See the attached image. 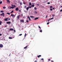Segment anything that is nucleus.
<instances>
[{"label":"nucleus","instance_id":"19","mask_svg":"<svg viewBox=\"0 0 62 62\" xmlns=\"http://www.w3.org/2000/svg\"><path fill=\"white\" fill-rule=\"evenodd\" d=\"M31 6H29V7H27V8H31Z\"/></svg>","mask_w":62,"mask_h":62},{"label":"nucleus","instance_id":"57","mask_svg":"<svg viewBox=\"0 0 62 62\" xmlns=\"http://www.w3.org/2000/svg\"><path fill=\"white\" fill-rule=\"evenodd\" d=\"M5 27H7V25H5Z\"/></svg>","mask_w":62,"mask_h":62},{"label":"nucleus","instance_id":"52","mask_svg":"<svg viewBox=\"0 0 62 62\" xmlns=\"http://www.w3.org/2000/svg\"><path fill=\"white\" fill-rule=\"evenodd\" d=\"M23 4H24V5L25 4V3L24 2H23Z\"/></svg>","mask_w":62,"mask_h":62},{"label":"nucleus","instance_id":"51","mask_svg":"<svg viewBox=\"0 0 62 62\" xmlns=\"http://www.w3.org/2000/svg\"><path fill=\"white\" fill-rule=\"evenodd\" d=\"M53 9L54 10L55 9H54V8H53Z\"/></svg>","mask_w":62,"mask_h":62},{"label":"nucleus","instance_id":"56","mask_svg":"<svg viewBox=\"0 0 62 62\" xmlns=\"http://www.w3.org/2000/svg\"><path fill=\"white\" fill-rule=\"evenodd\" d=\"M34 62H37L36 61H34Z\"/></svg>","mask_w":62,"mask_h":62},{"label":"nucleus","instance_id":"5","mask_svg":"<svg viewBox=\"0 0 62 62\" xmlns=\"http://www.w3.org/2000/svg\"><path fill=\"white\" fill-rule=\"evenodd\" d=\"M8 18H7L5 19H4V20L5 21H8Z\"/></svg>","mask_w":62,"mask_h":62},{"label":"nucleus","instance_id":"30","mask_svg":"<svg viewBox=\"0 0 62 62\" xmlns=\"http://www.w3.org/2000/svg\"><path fill=\"white\" fill-rule=\"evenodd\" d=\"M53 19V17H52V18H51V19H50V20Z\"/></svg>","mask_w":62,"mask_h":62},{"label":"nucleus","instance_id":"33","mask_svg":"<svg viewBox=\"0 0 62 62\" xmlns=\"http://www.w3.org/2000/svg\"><path fill=\"white\" fill-rule=\"evenodd\" d=\"M37 5L38 6H39V3H38L37 4Z\"/></svg>","mask_w":62,"mask_h":62},{"label":"nucleus","instance_id":"7","mask_svg":"<svg viewBox=\"0 0 62 62\" xmlns=\"http://www.w3.org/2000/svg\"><path fill=\"white\" fill-rule=\"evenodd\" d=\"M20 16V15H18V16H17V18L18 19H19V16Z\"/></svg>","mask_w":62,"mask_h":62},{"label":"nucleus","instance_id":"21","mask_svg":"<svg viewBox=\"0 0 62 62\" xmlns=\"http://www.w3.org/2000/svg\"><path fill=\"white\" fill-rule=\"evenodd\" d=\"M11 6H14L15 7H16V6H15V5H13L12 4H11Z\"/></svg>","mask_w":62,"mask_h":62},{"label":"nucleus","instance_id":"10","mask_svg":"<svg viewBox=\"0 0 62 62\" xmlns=\"http://www.w3.org/2000/svg\"><path fill=\"white\" fill-rule=\"evenodd\" d=\"M28 19H29V21H30L31 20V19L30 18V17L29 16H28Z\"/></svg>","mask_w":62,"mask_h":62},{"label":"nucleus","instance_id":"14","mask_svg":"<svg viewBox=\"0 0 62 62\" xmlns=\"http://www.w3.org/2000/svg\"><path fill=\"white\" fill-rule=\"evenodd\" d=\"M7 24H10V22H7Z\"/></svg>","mask_w":62,"mask_h":62},{"label":"nucleus","instance_id":"62","mask_svg":"<svg viewBox=\"0 0 62 62\" xmlns=\"http://www.w3.org/2000/svg\"><path fill=\"white\" fill-rule=\"evenodd\" d=\"M10 20V19L9 18V19H8V20Z\"/></svg>","mask_w":62,"mask_h":62},{"label":"nucleus","instance_id":"55","mask_svg":"<svg viewBox=\"0 0 62 62\" xmlns=\"http://www.w3.org/2000/svg\"><path fill=\"white\" fill-rule=\"evenodd\" d=\"M46 16V18H47V16Z\"/></svg>","mask_w":62,"mask_h":62},{"label":"nucleus","instance_id":"48","mask_svg":"<svg viewBox=\"0 0 62 62\" xmlns=\"http://www.w3.org/2000/svg\"><path fill=\"white\" fill-rule=\"evenodd\" d=\"M62 12V9L60 10V12Z\"/></svg>","mask_w":62,"mask_h":62},{"label":"nucleus","instance_id":"25","mask_svg":"<svg viewBox=\"0 0 62 62\" xmlns=\"http://www.w3.org/2000/svg\"><path fill=\"white\" fill-rule=\"evenodd\" d=\"M14 11L12 10V11H11V12H10V13L11 14L12 13H13V12Z\"/></svg>","mask_w":62,"mask_h":62},{"label":"nucleus","instance_id":"45","mask_svg":"<svg viewBox=\"0 0 62 62\" xmlns=\"http://www.w3.org/2000/svg\"><path fill=\"white\" fill-rule=\"evenodd\" d=\"M50 59H48V61H50Z\"/></svg>","mask_w":62,"mask_h":62},{"label":"nucleus","instance_id":"17","mask_svg":"<svg viewBox=\"0 0 62 62\" xmlns=\"http://www.w3.org/2000/svg\"><path fill=\"white\" fill-rule=\"evenodd\" d=\"M20 5H23V3H22V2H20Z\"/></svg>","mask_w":62,"mask_h":62},{"label":"nucleus","instance_id":"27","mask_svg":"<svg viewBox=\"0 0 62 62\" xmlns=\"http://www.w3.org/2000/svg\"><path fill=\"white\" fill-rule=\"evenodd\" d=\"M29 9V8H26V10H28Z\"/></svg>","mask_w":62,"mask_h":62},{"label":"nucleus","instance_id":"29","mask_svg":"<svg viewBox=\"0 0 62 62\" xmlns=\"http://www.w3.org/2000/svg\"><path fill=\"white\" fill-rule=\"evenodd\" d=\"M34 9L35 10H36L37 9V8L36 7H35L34 8Z\"/></svg>","mask_w":62,"mask_h":62},{"label":"nucleus","instance_id":"16","mask_svg":"<svg viewBox=\"0 0 62 62\" xmlns=\"http://www.w3.org/2000/svg\"><path fill=\"white\" fill-rule=\"evenodd\" d=\"M29 6H31V2L29 3Z\"/></svg>","mask_w":62,"mask_h":62},{"label":"nucleus","instance_id":"36","mask_svg":"<svg viewBox=\"0 0 62 62\" xmlns=\"http://www.w3.org/2000/svg\"><path fill=\"white\" fill-rule=\"evenodd\" d=\"M42 32V30H40V32Z\"/></svg>","mask_w":62,"mask_h":62},{"label":"nucleus","instance_id":"32","mask_svg":"<svg viewBox=\"0 0 62 62\" xmlns=\"http://www.w3.org/2000/svg\"><path fill=\"white\" fill-rule=\"evenodd\" d=\"M50 11H52L53 10L52 9V8L50 9Z\"/></svg>","mask_w":62,"mask_h":62},{"label":"nucleus","instance_id":"2","mask_svg":"<svg viewBox=\"0 0 62 62\" xmlns=\"http://www.w3.org/2000/svg\"><path fill=\"white\" fill-rule=\"evenodd\" d=\"M3 46V45L2 44H0V48H2Z\"/></svg>","mask_w":62,"mask_h":62},{"label":"nucleus","instance_id":"13","mask_svg":"<svg viewBox=\"0 0 62 62\" xmlns=\"http://www.w3.org/2000/svg\"><path fill=\"white\" fill-rule=\"evenodd\" d=\"M41 57V55H39V56H37V57H38V58H39L40 57Z\"/></svg>","mask_w":62,"mask_h":62},{"label":"nucleus","instance_id":"53","mask_svg":"<svg viewBox=\"0 0 62 62\" xmlns=\"http://www.w3.org/2000/svg\"><path fill=\"white\" fill-rule=\"evenodd\" d=\"M11 54V53L9 55V56H10V55Z\"/></svg>","mask_w":62,"mask_h":62},{"label":"nucleus","instance_id":"20","mask_svg":"<svg viewBox=\"0 0 62 62\" xmlns=\"http://www.w3.org/2000/svg\"><path fill=\"white\" fill-rule=\"evenodd\" d=\"M2 22L0 21V25H1Z\"/></svg>","mask_w":62,"mask_h":62},{"label":"nucleus","instance_id":"46","mask_svg":"<svg viewBox=\"0 0 62 62\" xmlns=\"http://www.w3.org/2000/svg\"><path fill=\"white\" fill-rule=\"evenodd\" d=\"M1 35H2V34H0V36H1Z\"/></svg>","mask_w":62,"mask_h":62},{"label":"nucleus","instance_id":"31","mask_svg":"<svg viewBox=\"0 0 62 62\" xmlns=\"http://www.w3.org/2000/svg\"><path fill=\"white\" fill-rule=\"evenodd\" d=\"M3 9H6V7H3Z\"/></svg>","mask_w":62,"mask_h":62},{"label":"nucleus","instance_id":"8","mask_svg":"<svg viewBox=\"0 0 62 62\" xmlns=\"http://www.w3.org/2000/svg\"><path fill=\"white\" fill-rule=\"evenodd\" d=\"M13 29H10V30H9L10 31H13Z\"/></svg>","mask_w":62,"mask_h":62},{"label":"nucleus","instance_id":"23","mask_svg":"<svg viewBox=\"0 0 62 62\" xmlns=\"http://www.w3.org/2000/svg\"><path fill=\"white\" fill-rule=\"evenodd\" d=\"M53 6H50V8H52Z\"/></svg>","mask_w":62,"mask_h":62},{"label":"nucleus","instance_id":"41","mask_svg":"<svg viewBox=\"0 0 62 62\" xmlns=\"http://www.w3.org/2000/svg\"><path fill=\"white\" fill-rule=\"evenodd\" d=\"M50 20V19H49L48 20H47V21H48V22H49V21Z\"/></svg>","mask_w":62,"mask_h":62},{"label":"nucleus","instance_id":"1","mask_svg":"<svg viewBox=\"0 0 62 62\" xmlns=\"http://www.w3.org/2000/svg\"><path fill=\"white\" fill-rule=\"evenodd\" d=\"M4 15H5V14L4 13H2V14H0V15L2 16H3V17H4Z\"/></svg>","mask_w":62,"mask_h":62},{"label":"nucleus","instance_id":"3","mask_svg":"<svg viewBox=\"0 0 62 62\" xmlns=\"http://www.w3.org/2000/svg\"><path fill=\"white\" fill-rule=\"evenodd\" d=\"M18 10H19V8H16V9H15V10H16V11H18Z\"/></svg>","mask_w":62,"mask_h":62},{"label":"nucleus","instance_id":"61","mask_svg":"<svg viewBox=\"0 0 62 62\" xmlns=\"http://www.w3.org/2000/svg\"><path fill=\"white\" fill-rule=\"evenodd\" d=\"M9 0H7V1H9Z\"/></svg>","mask_w":62,"mask_h":62},{"label":"nucleus","instance_id":"22","mask_svg":"<svg viewBox=\"0 0 62 62\" xmlns=\"http://www.w3.org/2000/svg\"><path fill=\"white\" fill-rule=\"evenodd\" d=\"M35 6V5H31V7H34Z\"/></svg>","mask_w":62,"mask_h":62},{"label":"nucleus","instance_id":"60","mask_svg":"<svg viewBox=\"0 0 62 62\" xmlns=\"http://www.w3.org/2000/svg\"><path fill=\"white\" fill-rule=\"evenodd\" d=\"M60 8H62V6L60 7Z\"/></svg>","mask_w":62,"mask_h":62},{"label":"nucleus","instance_id":"6","mask_svg":"<svg viewBox=\"0 0 62 62\" xmlns=\"http://www.w3.org/2000/svg\"><path fill=\"white\" fill-rule=\"evenodd\" d=\"M11 16L14 17L15 16V15H14L13 14H11Z\"/></svg>","mask_w":62,"mask_h":62},{"label":"nucleus","instance_id":"43","mask_svg":"<svg viewBox=\"0 0 62 62\" xmlns=\"http://www.w3.org/2000/svg\"><path fill=\"white\" fill-rule=\"evenodd\" d=\"M26 33H25V35H24V37H26Z\"/></svg>","mask_w":62,"mask_h":62},{"label":"nucleus","instance_id":"9","mask_svg":"<svg viewBox=\"0 0 62 62\" xmlns=\"http://www.w3.org/2000/svg\"><path fill=\"white\" fill-rule=\"evenodd\" d=\"M38 19H39V18L37 17V18H35V19H34V20H37Z\"/></svg>","mask_w":62,"mask_h":62},{"label":"nucleus","instance_id":"47","mask_svg":"<svg viewBox=\"0 0 62 62\" xmlns=\"http://www.w3.org/2000/svg\"><path fill=\"white\" fill-rule=\"evenodd\" d=\"M38 27H39V28H40V27L39 26H38Z\"/></svg>","mask_w":62,"mask_h":62},{"label":"nucleus","instance_id":"54","mask_svg":"<svg viewBox=\"0 0 62 62\" xmlns=\"http://www.w3.org/2000/svg\"><path fill=\"white\" fill-rule=\"evenodd\" d=\"M41 60H43V58H42V59H41Z\"/></svg>","mask_w":62,"mask_h":62},{"label":"nucleus","instance_id":"50","mask_svg":"<svg viewBox=\"0 0 62 62\" xmlns=\"http://www.w3.org/2000/svg\"><path fill=\"white\" fill-rule=\"evenodd\" d=\"M51 62H54V61H51Z\"/></svg>","mask_w":62,"mask_h":62},{"label":"nucleus","instance_id":"42","mask_svg":"<svg viewBox=\"0 0 62 62\" xmlns=\"http://www.w3.org/2000/svg\"><path fill=\"white\" fill-rule=\"evenodd\" d=\"M49 22H48L47 23V24L48 25V24H49Z\"/></svg>","mask_w":62,"mask_h":62},{"label":"nucleus","instance_id":"28","mask_svg":"<svg viewBox=\"0 0 62 62\" xmlns=\"http://www.w3.org/2000/svg\"><path fill=\"white\" fill-rule=\"evenodd\" d=\"M2 1H0V4H1L2 3Z\"/></svg>","mask_w":62,"mask_h":62},{"label":"nucleus","instance_id":"15","mask_svg":"<svg viewBox=\"0 0 62 62\" xmlns=\"http://www.w3.org/2000/svg\"><path fill=\"white\" fill-rule=\"evenodd\" d=\"M8 39H13V38L11 37H9L8 38Z\"/></svg>","mask_w":62,"mask_h":62},{"label":"nucleus","instance_id":"11","mask_svg":"<svg viewBox=\"0 0 62 62\" xmlns=\"http://www.w3.org/2000/svg\"><path fill=\"white\" fill-rule=\"evenodd\" d=\"M27 47H28V46H26V47L24 48V49H26L27 48Z\"/></svg>","mask_w":62,"mask_h":62},{"label":"nucleus","instance_id":"63","mask_svg":"<svg viewBox=\"0 0 62 62\" xmlns=\"http://www.w3.org/2000/svg\"><path fill=\"white\" fill-rule=\"evenodd\" d=\"M25 11V12H26V11Z\"/></svg>","mask_w":62,"mask_h":62},{"label":"nucleus","instance_id":"35","mask_svg":"<svg viewBox=\"0 0 62 62\" xmlns=\"http://www.w3.org/2000/svg\"><path fill=\"white\" fill-rule=\"evenodd\" d=\"M22 35V34H19V36H21Z\"/></svg>","mask_w":62,"mask_h":62},{"label":"nucleus","instance_id":"24","mask_svg":"<svg viewBox=\"0 0 62 62\" xmlns=\"http://www.w3.org/2000/svg\"><path fill=\"white\" fill-rule=\"evenodd\" d=\"M30 17L31 18H34V16H30Z\"/></svg>","mask_w":62,"mask_h":62},{"label":"nucleus","instance_id":"64","mask_svg":"<svg viewBox=\"0 0 62 62\" xmlns=\"http://www.w3.org/2000/svg\"><path fill=\"white\" fill-rule=\"evenodd\" d=\"M22 16H23V14H22Z\"/></svg>","mask_w":62,"mask_h":62},{"label":"nucleus","instance_id":"37","mask_svg":"<svg viewBox=\"0 0 62 62\" xmlns=\"http://www.w3.org/2000/svg\"><path fill=\"white\" fill-rule=\"evenodd\" d=\"M7 14H8L9 15H10V14L9 13H7Z\"/></svg>","mask_w":62,"mask_h":62},{"label":"nucleus","instance_id":"58","mask_svg":"<svg viewBox=\"0 0 62 62\" xmlns=\"http://www.w3.org/2000/svg\"><path fill=\"white\" fill-rule=\"evenodd\" d=\"M14 31L15 32V30H14Z\"/></svg>","mask_w":62,"mask_h":62},{"label":"nucleus","instance_id":"38","mask_svg":"<svg viewBox=\"0 0 62 62\" xmlns=\"http://www.w3.org/2000/svg\"><path fill=\"white\" fill-rule=\"evenodd\" d=\"M53 17L55 16V15H53V16H52Z\"/></svg>","mask_w":62,"mask_h":62},{"label":"nucleus","instance_id":"49","mask_svg":"<svg viewBox=\"0 0 62 62\" xmlns=\"http://www.w3.org/2000/svg\"><path fill=\"white\" fill-rule=\"evenodd\" d=\"M35 13H36V14H37V11H36V12H35Z\"/></svg>","mask_w":62,"mask_h":62},{"label":"nucleus","instance_id":"59","mask_svg":"<svg viewBox=\"0 0 62 62\" xmlns=\"http://www.w3.org/2000/svg\"><path fill=\"white\" fill-rule=\"evenodd\" d=\"M19 12H20L21 10H19Z\"/></svg>","mask_w":62,"mask_h":62},{"label":"nucleus","instance_id":"44","mask_svg":"<svg viewBox=\"0 0 62 62\" xmlns=\"http://www.w3.org/2000/svg\"><path fill=\"white\" fill-rule=\"evenodd\" d=\"M9 7H10V9L11 8V7L9 6Z\"/></svg>","mask_w":62,"mask_h":62},{"label":"nucleus","instance_id":"12","mask_svg":"<svg viewBox=\"0 0 62 62\" xmlns=\"http://www.w3.org/2000/svg\"><path fill=\"white\" fill-rule=\"evenodd\" d=\"M7 3H10V1H7Z\"/></svg>","mask_w":62,"mask_h":62},{"label":"nucleus","instance_id":"18","mask_svg":"<svg viewBox=\"0 0 62 62\" xmlns=\"http://www.w3.org/2000/svg\"><path fill=\"white\" fill-rule=\"evenodd\" d=\"M15 8V7H13V6H12V7H11V8L12 9H13Z\"/></svg>","mask_w":62,"mask_h":62},{"label":"nucleus","instance_id":"4","mask_svg":"<svg viewBox=\"0 0 62 62\" xmlns=\"http://www.w3.org/2000/svg\"><path fill=\"white\" fill-rule=\"evenodd\" d=\"M20 22H22L23 23H24V21L23 20H21L20 21Z\"/></svg>","mask_w":62,"mask_h":62},{"label":"nucleus","instance_id":"34","mask_svg":"<svg viewBox=\"0 0 62 62\" xmlns=\"http://www.w3.org/2000/svg\"><path fill=\"white\" fill-rule=\"evenodd\" d=\"M29 20H26V22L27 23H28L29 22Z\"/></svg>","mask_w":62,"mask_h":62},{"label":"nucleus","instance_id":"26","mask_svg":"<svg viewBox=\"0 0 62 62\" xmlns=\"http://www.w3.org/2000/svg\"><path fill=\"white\" fill-rule=\"evenodd\" d=\"M0 12L1 13L4 12V11H0Z\"/></svg>","mask_w":62,"mask_h":62},{"label":"nucleus","instance_id":"39","mask_svg":"<svg viewBox=\"0 0 62 62\" xmlns=\"http://www.w3.org/2000/svg\"><path fill=\"white\" fill-rule=\"evenodd\" d=\"M24 8H26V6H24Z\"/></svg>","mask_w":62,"mask_h":62},{"label":"nucleus","instance_id":"40","mask_svg":"<svg viewBox=\"0 0 62 62\" xmlns=\"http://www.w3.org/2000/svg\"><path fill=\"white\" fill-rule=\"evenodd\" d=\"M50 4V2H48L47 3V4Z\"/></svg>","mask_w":62,"mask_h":62}]
</instances>
